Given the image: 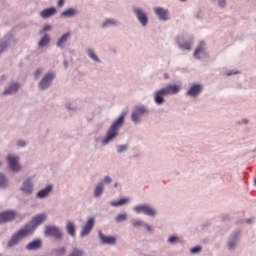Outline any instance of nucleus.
I'll use <instances>...</instances> for the list:
<instances>
[{
  "label": "nucleus",
  "mask_w": 256,
  "mask_h": 256,
  "mask_svg": "<svg viewBox=\"0 0 256 256\" xmlns=\"http://www.w3.org/2000/svg\"><path fill=\"white\" fill-rule=\"evenodd\" d=\"M237 73V71H229L228 73H227V75H235Z\"/></svg>",
  "instance_id": "de8ad7c7"
},
{
  "label": "nucleus",
  "mask_w": 256,
  "mask_h": 256,
  "mask_svg": "<svg viewBox=\"0 0 256 256\" xmlns=\"http://www.w3.org/2000/svg\"><path fill=\"white\" fill-rule=\"evenodd\" d=\"M41 245V239H34V241L27 243L26 249H40Z\"/></svg>",
  "instance_id": "b1692460"
},
{
  "label": "nucleus",
  "mask_w": 256,
  "mask_h": 256,
  "mask_svg": "<svg viewBox=\"0 0 256 256\" xmlns=\"http://www.w3.org/2000/svg\"><path fill=\"white\" fill-rule=\"evenodd\" d=\"M252 219H246L247 223H251Z\"/></svg>",
  "instance_id": "8fccbe9b"
},
{
  "label": "nucleus",
  "mask_w": 256,
  "mask_h": 256,
  "mask_svg": "<svg viewBox=\"0 0 256 256\" xmlns=\"http://www.w3.org/2000/svg\"><path fill=\"white\" fill-rule=\"evenodd\" d=\"M136 213H144L150 217H154L157 213L155 207H152L149 203H141L140 205H135L133 207Z\"/></svg>",
  "instance_id": "20e7f679"
},
{
  "label": "nucleus",
  "mask_w": 256,
  "mask_h": 256,
  "mask_svg": "<svg viewBox=\"0 0 256 256\" xmlns=\"http://www.w3.org/2000/svg\"><path fill=\"white\" fill-rule=\"evenodd\" d=\"M133 11L142 27H146L149 21L147 13H145V11L140 7H134Z\"/></svg>",
  "instance_id": "0eeeda50"
},
{
  "label": "nucleus",
  "mask_w": 256,
  "mask_h": 256,
  "mask_svg": "<svg viewBox=\"0 0 256 256\" xmlns=\"http://www.w3.org/2000/svg\"><path fill=\"white\" fill-rule=\"evenodd\" d=\"M65 253H67V248H65V246H63L62 248H55V250H52L53 255L62 256L65 255Z\"/></svg>",
  "instance_id": "c85d7f7f"
},
{
  "label": "nucleus",
  "mask_w": 256,
  "mask_h": 256,
  "mask_svg": "<svg viewBox=\"0 0 256 256\" xmlns=\"http://www.w3.org/2000/svg\"><path fill=\"white\" fill-rule=\"evenodd\" d=\"M111 181H112V178H111L109 175H107L106 177H104V182H105V183H111Z\"/></svg>",
  "instance_id": "37998d69"
},
{
  "label": "nucleus",
  "mask_w": 256,
  "mask_h": 256,
  "mask_svg": "<svg viewBox=\"0 0 256 256\" xmlns=\"http://www.w3.org/2000/svg\"><path fill=\"white\" fill-rule=\"evenodd\" d=\"M65 5V0H58V7H63Z\"/></svg>",
  "instance_id": "c03bdc74"
},
{
  "label": "nucleus",
  "mask_w": 256,
  "mask_h": 256,
  "mask_svg": "<svg viewBox=\"0 0 256 256\" xmlns=\"http://www.w3.org/2000/svg\"><path fill=\"white\" fill-rule=\"evenodd\" d=\"M9 181L6 177V175H4V173H0V187H7Z\"/></svg>",
  "instance_id": "2f4dec72"
},
{
  "label": "nucleus",
  "mask_w": 256,
  "mask_h": 256,
  "mask_svg": "<svg viewBox=\"0 0 256 256\" xmlns=\"http://www.w3.org/2000/svg\"><path fill=\"white\" fill-rule=\"evenodd\" d=\"M240 235H241V231H235V232L231 235V237H230V239H229V241H228V247H229V249H234V247H236V245H237V243H238V241H239Z\"/></svg>",
  "instance_id": "4468645a"
},
{
  "label": "nucleus",
  "mask_w": 256,
  "mask_h": 256,
  "mask_svg": "<svg viewBox=\"0 0 256 256\" xmlns=\"http://www.w3.org/2000/svg\"><path fill=\"white\" fill-rule=\"evenodd\" d=\"M50 41H51L50 35L46 34L38 42V47H46L47 45H49Z\"/></svg>",
  "instance_id": "bb28decb"
},
{
  "label": "nucleus",
  "mask_w": 256,
  "mask_h": 256,
  "mask_svg": "<svg viewBox=\"0 0 256 256\" xmlns=\"http://www.w3.org/2000/svg\"><path fill=\"white\" fill-rule=\"evenodd\" d=\"M8 165L11 171H20L21 165L19 163V157L17 155L9 154L7 157Z\"/></svg>",
  "instance_id": "6e6552de"
},
{
  "label": "nucleus",
  "mask_w": 256,
  "mask_h": 256,
  "mask_svg": "<svg viewBox=\"0 0 256 256\" xmlns=\"http://www.w3.org/2000/svg\"><path fill=\"white\" fill-rule=\"evenodd\" d=\"M20 189L26 195H31L33 193L34 183H33L32 179H31V177H29L28 179H25L23 181Z\"/></svg>",
  "instance_id": "9d476101"
},
{
  "label": "nucleus",
  "mask_w": 256,
  "mask_h": 256,
  "mask_svg": "<svg viewBox=\"0 0 256 256\" xmlns=\"http://www.w3.org/2000/svg\"><path fill=\"white\" fill-rule=\"evenodd\" d=\"M201 249V246H195V248H191V253H199Z\"/></svg>",
  "instance_id": "4c0bfd02"
},
{
  "label": "nucleus",
  "mask_w": 256,
  "mask_h": 256,
  "mask_svg": "<svg viewBox=\"0 0 256 256\" xmlns=\"http://www.w3.org/2000/svg\"><path fill=\"white\" fill-rule=\"evenodd\" d=\"M77 13H78L77 9L70 8V9H66L65 11H63L61 13V15H62V17L69 18V17H75V15H77Z\"/></svg>",
  "instance_id": "a878e982"
},
{
  "label": "nucleus",
  "mask_w": 256,
  "mask_h": 256,
  "mask_svg": "<svg viewBox=\"0 0 256 256\" xmlns=\"http://www.w3.org/2000/svg\"><path fill=\"white\" fill-rule=\"evenodd\" d=\"M176 42L178 44V46L181 48V49H191L192 45H193V41L190 40V41H184L183 42V39H181V37H177L176 39Z\"/></svg>",
  "instance_id": "6ab92c4d"
},
{
  "label": "nucleus",
  "mask_w": 256,
  "mask_h": 256,
  "mask_svg": "<svg viewBox=\"0 0 256 256\" xmlns=\"http://www.w3.org/2000/svg\"><path fill=\"white\" fill-rule=\"evenodd\" d=\"M54 77H55V73H46V75H44V77L41 79L39 83V88L47 89L51 85Z\"/></svg>",
  "instance_id": "9b49d317"
},
{
  "label": "nucleus",
  "mask_w": 256,
  "mask_h": 256,
  "mask_svg": "<svg viewBox=\"0 0 256 256\" xmlns=\"http://www.w3.org/2000/svg\"><path fill=\"white\" fill-rule=\"evenodd\" d=\"M56 13L57 9H55V7H49L40 12V17H42V19H49V17H53Z\"/></svg>",
  "instance_id": "dca6fc26"
},
{
  "label": "nucleus",
  "mask_w": 256,
  "mask_h": 256,
  "mask_svg": "<svg viewBox=\"0 0 256 256\" xmlns=\"http://www.w3.org/2000/svg\"><path fill=\"white\" fill-rule=\"evenodd\" d=\"M2 165V161H0V166Z\"/></svg>",
  "instance_id": "864d4df0"
},
{
  "label": "nucleus",
  "mask_w": 256,
  "mask_h": 256,
  "mask_svg": "<svg viewBox=\"0 0 256 256\" xmlns=\"http://www.w3.org/2000/svg\"><path fill=\"white\" fill-rule=\"evenodd\" d=\"M95 225V217H89L85 223V225L82 227L81 230V237H85L86 235H89L91 233L93 227Z\"/></svg>",
  "instance_id": "1a4fd4ad"
},
{
  "label": "nucleus",
  "mask_w": 256,
  "mask_h": 256,
  "mask_svg": "<svg viewBox=\"0 0 256 256\" xmlns=\"http://www.w3.org/2000/svg\"><path fill=\"white\" fill-rule=\"evenodd\" d=\"M218 4H219L220 7H225L226 0H218Z\"/></svg>",
  "instance_id": "79ce46f5"
},
{
  "label": "nucleus",
  "mask_w": 256,
  "mask_h": 256,
  "mask_svg": "<svg viewBox=\"0 0 256 256\" xmlns=\"http://www.w3.org/2000/svg\"><path fill=\"white\" fill-rule=\"evenodd\" d=\"M127 217H128L127 213H119V215L115 217V221L117 222L126 221Z\"/></svg>",
  "instance_id": "72a5a7b5"
},
{
  "label": "nucleus",
  "mask_w": 256,
  "mask_h": 256,
  "mask_svg": "<svg viewBox=\"0 0 256 256\" xmlns=\"http://www.w3.org/2000/svg\"><path fill=\"white\" fill-rule=\"evenodd\" d=\"M128 145H117V151L118 153H123V151H127Z\"/></svg>",
  "instance_id": "c9c22d12"
},
{
  "label": "nucleus",
  "mask_w": 256,
  "mask_h": 256,
  "mask_svg": "<svg viewBox=\"0 0 256 256\" xmlns=\"http://www.w3.org/2000/svg\"><path fill=\"white\" fill-rule=\"evenodd\" d=\"M112 25H118V21L116 19H106L102 27H111Z\"/></svg>",
  "instance_id": "7c9ffc66"
},
{
  "label": "nucleus",
  "mask_w": 256,
  "mask_h": 256,
  "mask_svg": "<svg viewBox=\"0 0 256 256\" xmlns=\"http://www.w3.org/2000/svg\"><path fill=\"white\" fill-rule=\"evenodd\" d=\"M144 227H146L147 231H153V227L149 223H144Z\"/></svg>",
  "instance_id": "a19ab883"
},
{
  "label": "nucleus",
  "mask_w": 256,
  "mask_h": 256,
  "mask_svg": "<svg viewBox=\"0 0 256 256\" xmlns=\"http://www.w3.org/2000/svg\"><path fill=\"white\" fill-rule=\"evenodd\" d=\"M165 79H168L169 75L167 73L164 74Z\"/></svg>",
  "instance_id": "09e8293b"
},
{
  "label": "nucleus",
  "mask_w": 256,
  "mask_h": 256,
  "mask_svg": "<svg viewBox=\"0 0 256 256\" xmlns=\"http://www.w3.org/2000/svg\"><path fill=\"white\" fill-rule=\"evenodd\" d=\"M51 189H53L52 185H47V187H45L44 189H40V191H38L37 197H47V195H49V193L51 192Z\"/></svg>",
  "instance_id": "393cba45"
},
{
  "label": "nucleus",
  "mask_w": 256,
  "mask_h": 256,
  "mask_svg": "<svg viewBox=\"0 0 256 256\" xmlns=\"http://www.w3.org/2000/svg\"><path fill=\"white\" fill-rule=\"evenodd\" d=\"M117 185H118V184H117V183H115V187H117Z\"/></svg>",
  "instance_id": "5fc2aeb1"
},
{
  "label": "nucleus",
  "mask_w": 256,
  "mask_h": 256,
  "mask_svg": "<svg viewBox=\"0 0 256 256\" xmlns=\"http://www.w3.org/2000/svg\"><path fill=\"white\" fill-rule=\"evenodd\" d=\"M4 47L1 48V51H3Z\"/></svg>",
  "instance_id": "603ef678"
},
{
  "label": "nucleus",
  "mask_w": 256,
  "mask_h": 256,
  "mask_svg": "<svg viewBox=\"0 0 256 256\" xmlns=\"http://www.w3.org/2000/svg\"><path fill=\"white\" fill-rule=\"evenodd\" d=\"M206 55L205 50V43L204 41H201L197 49L194 51V57L195 59H201V57H204Z\"/></svg>",
  "instance_id": "2eb2a0df"
},
{
  "label": "nucleus",
  "mask_w": 256,
  "mask_h": 256,
  "mask_svg": "<svg viewBox=\"0 0 256 256\" xmlns=\"http://www.w3.org/2000/svg\"><path fill=\"white\" fill-rule=\"evenodd\" d=\"M129 199L127 197H123L122 199H119L118 201H110V204L114 207H118L119 205H125V203H128Z\"/></svg>",
  "instance_id": "cd10ccee"
},
{
  "label": "nucleus",
  "mask_w": 256,
  "mask_h": 256,
  "mask_svg": "<svg viewBox=\"0 0 256 256\" xmlns=\"http://www.w3.org/2000/svg\"><path fill=\"white\" fill-rule=\"evenodd\" d=\"M45 219H47V213H39L38 215H35L32 218V221L26 223L24 227L12 235L7 243L8 247H14V245H17L21 239L27 237V235H30V233H33V231L37 229L38 225H41Z\"/></svg>",
  "instance_id": "f257e3e1"
},
{
  "label": "nucleus",
  "mask_w": 256,
  "mask_h": 256,
  "mask_svg": "<svg viewBox=\"0 0 256 256\" xmlns=\"http://www.w3.org/2000/svg\"><path fill=\"white\" fill-rule=\"evenodd\" d=\"M67 109H73V107H71V105H67Z\"/></svg>",
  "instance_id": "3c124183"
},
{
  "label": "nucleus",
  "mask_w": 256,
  "mask_h": 256,
  "mask_svg": "<svg viewBox=\"0 0 256 256\" xmlns=\"http://www.w3.org/2000/svg\"><path fill=\"white\" fill-rule=\"evenodd\" d=\"M17 144L20 145L21 147H24L26 145L25 141L22 140L18 141Z\"/></svg>",
  "instance_id": "a18cd8bd"
},
{
  "label": "nucleus",
  "mask_w": 256,
  "mask_h": 256,
  "mask_svg": "<svg viewBox=\"0 0 256 256\" xmlns=\"http://www.w3.org/2000/svg\"><path fill=\"white\" fill-rule=\"evenodd\" d=\"M41 73H43V69H36L35 77L38 78L41 75Z\"/></svg>",
  "instance_id": "ea45409f"
},
{
  "label": "nucleus",
  "mask_w": 256,
  "mask_h": 256,
  "mask_svg": "<svg viewBox=\"0 0 256 256\" xmlns=\"http://www.w3.org/2000/svg\"><path fill=\"white\" fill-rule=\"evenodd\" d=\"M99 237L102 243H109L111 245L116 243V237H113L112 235H105L102 231H99Z\"/></svg>",
  "instance_id": "f3484780"
},
{
  "label": "nucleus",
  "mask_w": 256,
  "mask_h": 256,
  "mask_svg": "<svg viewBox=\"0 0 256 256\" xmlns=\"http://www.w3.org/2000/svg\"><path fill=\"white\" fill-rule=\"evenodd\" d=\"M178 237L176 235H171L170 237H168V241L170 243H175L176 241H178Z\"/></svg>",
  "instance_id": "e433bc0d"
},
{
  "label": "nucleus",
  "mask_w": 256,
  "mask_h": 256,
  "mask_svg": "<svg viewBox=\"0 0 256 256\" xmlns=\"http://www.w3.org/2000/svg\"><path fill=\"white\" fill-rule=\"evenodd\" d=\"M180 89V85H167L166 87L159 89L154 93L155 103H157V105H163V103H165L164 97L166 95H175L176 93H179Z\"/></svg>",
  "instance_id": "7ed1b4c3"
},
{
  "label": "nucleus",
  "mask_w": 256,
  "mask_h": 256,
  "mask_svg": "<svg viewBox=\"0 0 256 256\" xmlns=\"http://www.w3.org/2000/svg\"><path fill=\"white\" fill-rule=\"evenodd\" d=\"M147 107L144 105H138L134 107V110L132 111L131 119L134 123H139L141 121V118L145 113H148Z\"/></svg>",
  "instance_id": "39448f33"
},
{
  "label": "nucleus",
  "mask_w": 256,
  "mask_h": 256,
  "mask_svg": "<svg viewBox=\"0 0 256 256\" xmlns=\"http://www.w3.org/2000/svg\"><path fill=\"white\" fill-rule=\"evenodd\" d=\"M19 89H20L19 83H11L9 87H7L4 90V95H11L12 93H17Z\"/></svg>",
  "instance_id": "aec40b11"
},
{
  "label": "nucleus",
  "mask_w": 256,
  "mask_h": 256,
  "mask_svg": "<svg viewBox=\"0 0 256 256\" xmlns=\"http://www.w3.org/2000/svg\"><path fill=\"white\" fill-rule=\"evenodd\" d=\"M154 13L157 15L158 19H160L161 21H168L169 19L168 9H164L163 7H155Z\"/></svg>",
  "instance_id": "f8f14e48"
},
{
  "label": "nucleus",
  "mask_w": 256,
  "mask_h": 256,
  "mask_svg": "<svg viewBox=\"0 0 256 256\" xmlns=\"http://www.w3.org/2000/svg\"><path fill=\"white\" fill-rule=\"evenodd\" d=\"M70 35H71V33H64L62 35V37H60V39H58V41L56 43L57 47H59L60 49H64Z\"/></svg>",
  "instance_id": "412c9836"
},
{
  "label": "nucleus",
  "mask_w": 256,
  "mask_h": 256,
  "mask_svg": "<svg viewBox=\"0 0 256 256\" xmlns=\"http://www.w3.org/2000/svg\"><path fill=\"white\" fill-rule=\"evenodd\" d=\"M44 233L45 235H52L56 239H62L63 237V233L61 229L57 227V225H46L44 228Z\"/></svg>",
  "instance_id": "423d86ee"
},
{
  "label": "nucleus",
  "mask_w": 256,
  "mask_h": 256,
  "mask_svg": "<svg viewBox=\"0 0 256 256\" xmlns=\"http://www.w3.org/2000/svg\"><path fill=\"white\" fill-rule=\"evenodd\" d=\"M104 190V181H99L96 187L94 188V197H101L103 195Z\"/></svg>",
  "instance_id": "5701e85b"
},
{
  "label": "nucleus",
  "mask_w": 256,
  "mask_h": 256,
  "mask_svg": "<svg viewBox=\"0 0 256 256\" xmlns=\"http://www.w3.org/2000/svg\"><path fill=\"white\" fill-rule=\"evenodd\" d=\"M51 29V25H46L41 31L40 33H45L46 31H50Z\"/></svg>",
  "instance_id": "58836bf2"
},
{
  "label": "nucleus",
  "mask_w": 256,
  "mask_h": 256,
  "mask_svg": "<svg viewBox=\"0 0 256 256\" xmlns=\"http://www.w3.org/2000/svg\"><path fill=\"white\" fill-rule=\"evenodd\" d=\"M125 118H126V113H121V115L118 117V119H116L110 125L104 139H102V145H108L109 143H111V141H114V139H116V137H118L119 130L122 127V125H124Z\"/></svg>",
  "instance_id": "f03ea898"
},
{
  "label": "nucleus",
  "mask_w": 256,
  "mask_h": 256,
  "mask_svg": "<svg viewBox=\"0 0 256 256\" xmlns=\"http://www.w3.org/2000/svg\"><path fill=\"white\" fill-rule=\"evenodd\" d=\"M202 91V85L194 84L188 89L187 95H190L191 97H196V95H199Z\"/></svg>",
  "instance_id": "a211bd4d"
},
{
  "label": "nucleus",
  "mask_w": 256,
  "mask_h": 256,
  "mask_svg": "<svg viewBox=\"0 0 256 256\" xmlns=\"http://www.w3.org/2000/svg\"><path fill=\"white\" fill-rule=\"evenodd\" d=\"M255 185H256V179H255Z\"/></svg>",
  "instance_id": "6e6d98bb"
},
{
  "label": "nucleus",
  "mask_w": 256,
  "mask_h": 256,
  "mask_svg": "<svg viewBox=\"0 0 256 256\" xmlns=\"http://www.w3.org/2000/svg\"><path fill=\"white\" fill-rule=\"evenodd\" d=\"M64 67L67 69V67H69V61L64 60L63 61Z\"/></svg>",
  "instance_id": "49530a36"
},
{
  "label": "nucleus",
  "mask_w": 256,
  "mask_h": 256,
  "mask_svg": "<svg viewBox=\"0 0 256 256\" xmlns=\"http://www.w3.org/2000/svg\"><path fill=\"white\" fill-rule=\"evenodd\" d=\"M87 53H88V56L90 57V59H93V61H96L97 63L100 62V59H99V57H97L94 49H88Z\"/></svg>",
  "instance_id": "c756f323"
},
{
  "label": "nucleus",
  "mask_w": 256,
  "mask_h": 256,
  "mask_svg": "<svg viewBox=\"0 0 256 256\" xmlns=\"http://www.w3.org/2000/svg\"><path fill=\"white\" fill-rule=\"evenodd\" d=\"M132 225H134V227H140L141 225H144V221L142 219H136L132 221Z\"/></svg>",
  "instance_id": "f704fd0d"
},
{
  "label": "nucleus",
  "mask_w": 256,
  "mask_h": 256,
  "mask_svg": "<svg viewBox=\"0 0 256 256\" xmlns=\"http://www.w3.org/2000/svg\"><path fill=\"white\" fill-rule=\"evenodd\" d=\"M83 250H79V248H74L72 252L68 256H83Z\"/></svg>",
  "instance_id": "473e14b6"
},
{
  "label": "nucleus",
  "mask_w": 256,
  "mask_h": 256,
  "mask_svg": "<svg viewBox=\"0 0 256 256\" xmlns=\"http://www.w3.org/2000/svg\"><path fill=\"white\" fill-rule=\"evenodd\" d=\"M16 217V211H3L0 213V223L12 221Z\"/></svg>",
  "instance_id": "ddd939ff"
},
{
  "label": "nucleus",
  "mask_w": 256,
  "mask_h": 256,
  "mask_svg": "<svg viewBox=\"0 0 256 256\" xmlns=\"http://www.w3.org/2000/svg\"><path fill=\"white\" fill-rule=\"evenodd\" d=\"M66 229L69 235L72 237H75L76 235V225L73 221H67L66 222Z\"/></svg>",
  "instance_id": "4be33fe9"
}]
</instances>
